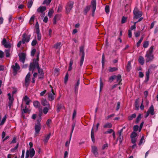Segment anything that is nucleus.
I'll return each instance as SVG.
<instances>
[{
  "label": "nucleus",
  "instance_id": "4468645a",
  "mask_svg": "<svg viewBox=\"0 0 158 158\" xmlns=\"http://www.w3.org/2000/svg\"><path fill=\"white\" fill-rule=\"evenodd\" d=\"M31 76V74L29 72L25 78V85L27 86L30 83V77Z\"/></svg>",
  "mask_w": 158,
  "mask_h": 158
},
{
  "label": "nucleus",
  "instance_id": "774afa93",
  "mask_svg": "<svg viewBox=\"0 0 158 158\" xmlns=\"http://www.w3.org/2000/svg\"><path fill=\"white\" fill-rule=\"evenodd\" d=\"M115 116V114H110L107 116V117L106 118V119H108L110 118L111 117H114Z\"/></svg>",
  "mask_w": 158,
  "mask_h": 158
},
{
  "label": "nucleus",
  "instance_id": "a19ab883",
  "mask_svg": "<svg viewBox=\"0 0 158 158\" xmlns=\"http://www.w3.org/2000/svg\"><path fill=\"white\" fill-rule=\"evenodd\" d=\"M6 115H5L3 118L2 122L1 123H0V126L4 124V123L5 122V121L6 120Z\"/></svg>",
  "mask_w": 158,
  "mask_h": 158
},
{
  "label": "nucleus",
  "instance_id": "4c0bfd02",
  "mask_svg": "<svg viewBox=\"0 0 158 158\" xmlns=\"http://www.w3.org/2000/svg\"><path fill=\"white\" fill-rule=\"evenodd\" d=\"M50 107L47 106V107H45L43 109V113L44 114H46L48 112Z\"/></svg>",
  "mask_w": 158,
  "mask_h": 158
},
{
  "label": "nucleus",
  "instance_id": "72a5a7b5",
  "mask_svg": "<svg viewBox=\"0 0 158 158\" xmlns=\"http://www.w3.org/2000/svg\"><path fill=\"white\" fill-rule=\"evenodd\" d=\"M131 69V62L128 61L127 65V69L128 71H129Z\"/></svg>",
  "mask_w": 158,
  "mask_h": 158
},
{
  "label": "nucleus",
  "instance_id": "58836bf2",
  "mask_svg": "<svg viewBox=\"0 0 158 158\" xmlns=\"http://www.w3.org/2000/svg\"><path fill=\"white\" fill-rule=\"evenodd\" d=\"M61 44L60 42L57 43L54 45V47L56 49H58L60 48Z\"/></svg>",
  "mask_w": 158,
  "mask_h": 158
},
{
  "label": "nucleus",
  "instance_id": "ddd939ff",
  "mask_svg": "<svg viewBox=\"0 0 158 158\" xmlns=\"http://www.w3.org/2000/svg\"><path fill=\"white\" fill-rule=\"evenodd\" d=\"M155 68V67H153V66L152 65H151L148 69V71H147L146 72V79L145 80V82H148L149 78V73H150V71L152 69H154Z\"/></svg>",
  "mask_w": 158,
  "mask_h": 158
},
{
  "label": "nucleus",
  "instance_id": "ea45409f",
  "mask_svg": "<svg viewBox=\"0 0 158 158\" xmlns=\"http://www.w3.org/2000/svg\"><path fill=\"white\" fill-rule=\"evenodd\" d=\"M137 134L134 131H133L131 133V138H135L137 136Z\"/></svg>",
  "mask_w": 158,
  "mask_h": 158
},
{
  "label": "nucleus",
  "instance_id": "5701e85b",
  "mask_svg": "<svg viewBox=\"0 0 158 158\" xmlns=\"http://www.w3.org/2000/svg\"><path fill=\"white\" fill-rule=\"evenodd\" d=\"M41 103L44 106H47L50 107V104L46 99H44L41 100Z\"/></svg>",
  "mask_w": 158,
  "mask_h": 158
},
{
  "label": "nucleus",
  "instance_id": "338daca9",
  "mask_svg": "<svg viewBox=\"0 0 158 158\" xmlns=\"http://www.w3.org/2000/svg\"><path fill=\"white\" fill-rule=\"evenodd\" d=\"M140 31H138L137 32L134 33V34L135 35V36L136 37H139L140 35Z\"/></svg>",
  "mask_w": 158,
  "mask_h": 158
},
{
  "label": "nucleus",
  "instance_id": "423d86ee",
  "mask_svg": "<svg viewBox=\"0 0 158 158\" xmlns=\"http://www.w3.org/2000/svg\"><path fill=\"white\" fill-rule=\"evenodd\" d=\"M35 154V151L33 148L30 149L29 150H27L26 152V158H28L29 156L32 158Z\"/></svg>",
  "mask_w": 158,
  "mask_h": 158
},
{
  "label": "nucleus",
  "instance_id": "c756f323",
  "mask_svg": "<svg viewBox=\"0 0 158 158\" xmlns=\"http://www.w3.org/2000/svg\"><path fill=\"white\" fill-rule=\"evenodd\" d=\"M90 6H88L85 7V8L84 10V15H86L87 13V12L89 11L90 10Z\"/></svg>",
  "mask_w": 158,
  "mask_h": 158
},
{
  "label": "nucleus",
  "instance_id": "5fc2aeb1",
  "mask_svg": "<svg viewBox=\"0 0 158 158\" xmlns=\"http://www.w3.org/2000/svg\"><path fill=\"white\" fill-rule=\"evenodd\" d=\"M113 132H114V131L112 129H109L108 131H105L104 132V134H110V133H111L112 132L113 133Z\"/></svg>",
  "mask_w": 158,
  "mask_h": 158
},
{
  "label": "nucleus",
  "instance_id": "8fccbe9b",
  "mask_svg": "<svg viewBox=\"0 0 158 158\" xmlns=\"http://www.w3.org/2000/svg\"><path fill=\"white\" fill-rule=\"evenodd\" d=\"M110 7L109 5H106L105 7V12L107 13H108L109 12Z\"/></svg>",
  "mask_w": 158,
  "mask_h": 158
},
{
  "label": "nucleus",
  "instance_id": "79ce46f5",
  "mask_svg": "<svg viewBox=\"0 0 158 158\" xmlns=\"http://www.w3.org/2000/svg\"><path fill=\"white\" fill-rule=\"evenodd\" d=\"M10 50L7 49L6 50H5V52L6 53V56L7 57H8L10 56Z\"/></svg>",
  "mask_w": 158,
  "mask_h": 158
},
{
  "label": "nucleus",
  "instance_id": "0e129e2a",
  "mask_svg": "<svg viewBox=\"0 0 158 158\" xmlns=\"http://www.w3.org/2000/svg\"><path fill=\"white\" fill-rule=\"evenodd\" d=\"M144 139V137L143 136H142L140 140V141L139 143V145H140L142 143H143V141Z\"/></svg>",
  "mask_w": 158,
  "mask_h": 158
},
{
  "label": "nucleus",
  "instance_id": "2eb2a0df",
  "mask_svg": "<svg viewBox=\"0 0 158 158\" xmlns=\"http://www.w3.org/2000/svg\"><path fill=\"white\" fill-rule=\"evenodd\" d=\"M20 61L22 62L23 63H24L25 61L26 57V55L25 53L22 52L19 55Z\"/></svg>",
  "mask_w": 158,
  "mask_h": 158
},
{
  "label": "nucleus",
  "instance_id": "09e8293b",
  "mask_svg": "<svg viewBox=\"0 0 158 158\" xmlns=\"http://www.w3.org/2000/svg\"><path fill=\"white\" fill-rule=\"evenodd\" d=\"M116 78V75H113L112 76L110 77L109 78V81H110V82H112L113 80L115 79Z\"/></svg>",
  "mask_w": 158,
  "mask_h": 158
},
{
  "label": "nucleus",
  "instance_id": "69168bd1",
  "mask_svg": "<svg viewBox=\"0 0 158 158\" xmlns=\"http://www.w3.org/2000/svg\"><path fill=\"white\" fill-rule=\"evenodd\" d=\"M37 43V41L36 40H33L31 44L32 46H34Z\"/></svg>",
  "mask_w": 158,
  "mask_h": 158
},
{
  "label": "nucleus",
  "instance_id": "7ed1b4c3",
  "mask_svg": "<svg viewBox=\"0 0 158 158\" xmlns=\"http://www.w3.org/2000/svg\"><path fill=\"white\" fill-rule=\"evenodd\" d=\"M133 19H137L141 17L142 15V12L139 10L137 7H135L133 10Z\"/></svg>",
  "mask_w": 158,
  "mask_h": 158
},
{
  "label": "nucleus",
  "instance_id": "37998d69",
  "mask_svg": "<svg viewBox=\"0 0 158 158\" xmlns=\"http://www.w3.org/2000/svg\"><path fill=\"white\" fill-rule=\"evenodd\" d=\"M149 45V42L148 41L144 42L143 44V46L144 48H147Z\"/></svg>",
  "mask_w": 158,
  "mask_h": 158
},
{
  "label": "nucleus",
  "instance_id": "f257e3e1",
  "mask_svg": "<svg viewBox=\"0 0 158 158\" xmlns=\"http://www.w3.org/2000/svg\"><path fill=\"white\" fill-rule=\"evenodd\" d=\"M153 49V46H152L147 51L145 56L146 62L152 61L154 58V55L152 54Z\"/></svg>",
  "mask_w": 158,
  "mask_h": 158
},
{
  "label": "nucleus",
  "instance_id": "603ef678",
  "mask_svg": "<svg viewBox=\"0 0 158 158\" xmlns=\"http://www.w3.org/2000/svg\"><path fill=\"white\" fill-rule=\"evenodd\" d=\"M127 19L126 17L123 16L121 20V23L122 24L125 23L126 22Z\"/></svg>",
  "mask_w": 158,
  "mask_h": 158
},
{
  "label": "nucleus",
  "instance_id": "f8f14e48",
  "mask_svg": "<svg viewBox=\"0 0 158 158\" xmlns=\"http://www.w3.org/2000/svg\"><path fill=\"white\" fill-rule=\"evenodd\" d=\"M2 45H3L5 48H11V45L10 43L6 41L5 38H3L2 42Z\"/></svg>",
  "mask_w": 158,
  "mask_h": 158
},
{
  "label": "nucleus",
  "instance_id": "473e14b6",
  "mask_svg": "<svg viewBox=\"0 0 158 158\" xmlns=\"http://www.w3.org/2000/svg\"><path fill=\"white\" fill-rule=\"evenodd\" d=\"M118 70V69L116 67H109V71L110 72H112L116 71Z\"/></svg>",
  "mask_w": 158,
  "mask_h": 158
},
{
  "label": "nucleus",
  "instance_id": "e2e57ef3",
  "mask_svg": "<svg viewBox=\"0 0 158 158\" xmlns=\"http://www.w3.org/2000/svg\"><path fill=\"white\" fill-rule=\"evenodd\" d=\"M44 77V73L38 75V78L40 79H42Z\"/></svg>",
  "mask_w": 158,
  "mask_h": 158
},
{
  "label": "nucleus",
  "instance_id": "39448f33",
  "mask_svg": "<svg viewBox=\"0 0 158 158\" xmlns=\"http://www.w3.org/2000/svg\"><path fill=\"white\" fill-rule=\"evenodd\" d=\"M74 2L72 1H70L66 5L65 9L66 12L67 14L69 13V12L73 7Z\"/></svg>",
  "mask_w": 158,
  "mask_h": 158
},
{
  "label": "nucleus",
  "instance_id": "49530a36",
  "mask_svg": "<svg viewBox=\"0 0 158 158\" xmlns=\"http://www.w3.org/2000/svg\"><path fill=\"white\" fill-rule=\"evenodd\" d=\"M52 0H44L43 3V4H46L48 5L51 1Z\"/></svg>",
  "mask_w": 158,
  "mask_h": 158
},
{
  "label": "nucleus",
  "instance_id": "1a4fd4ad",
  "mask_svg": "<svg viewBox=\"0 0 158 158\" xmlns=\"http://www.w3.org/2000/svg\"><path fill=\"white\" fill-rule=\"evenodd\" d=\"M11 68L13 69L14 75H15L17 73V71L20 69V67L19 64L17 63H16L15 65L11 66Z\"/></svg>",
  "mask_w": 158,
  "mask_h": 158
},
{
  "label": "nucleus",
  "instance_id": "f3484780",
  "mask_svg": "<svg viewBox=\"0 0 158 158\" xmlns=\"http://www.w3.org/2000/svg\"><path fill=\"white\" fill-rule=\"evenodd\" d=\"M56 107V111L57 112V113H59L60 111V110L62 108L65 109V107L64 105H63V104L61 103H58Z\"/></svg>",
  "mask_w": 158,
  "mask_h": 158
},
{
  "label": "nucleus",
  "instance_id": "6e6552de",
  "mask_svg": "<svg viewBox=\"0 0 158 158\" xmlns=\"http://www.w3.org/2000/svg\"><path fill=\"white\" fill-rule=\"evenodd\" d=\"M22 42L23 44H24L26 42H28L30 39L31 35H29L27 36L26 33H24L22 35Z\"/></svg>",
  "mask_w": 158,
  "mask_h": 158
},
{
  "label": "nucleus",
  "instance_id": "bb28decb",
  "mask_svg": "<svg viewBox=\"0 0 158 158\" xmlns=\"http://www.w3.org/2000/svg\"><path fill=\"white\" fill-rule=\"evenodd\" d=\"M33 105L36 108H39L40 106V102L37 101H35L33 102Z\"/></svg>",
  "mask_w": 158,
  "mask_h": 158
},
{
  "label": "nucleus",
  "instance_id": "7c9ffc66",
  "mask_svg": "<svg viewBox=\"0 0 158 158\" xmlns=\"http://www.w3.org/2000/svg\"><path fill=\"white\" fill-rule=\"evenodd\" d=\"M94 128H93L91 131V136L92 141L93 143H94L95 142V139L94 138Z\"/></svg>",
  "mask_w": 158,
  "mask_h": 158
},
{
  "label": "nucleus",
  "instance_id": "9d476101",
  "mask_svg": "<svg viewBox=\"0 0 158 158\" xmlns=\"http://www.w3.org/2000/svg\"><path fill=\"white\" fill-rule=\"evenodd\" d=\"M91 6L92 9V16H94V12L96 7V0H92L91 2Z\"/></svg>",
  "mask_w": 158,
  "mask_h": 158
},
{
  "label": "nucleus",
  "instance_id": "6e6d98bb",
  "mask_svg": "<svg viewBox=\"0 0 158 158\" xmlns=\"http://www.w3.org/2000/svg\"><path fill=\"white\" fill-rule=\"evenodd\" d=\"M36 52V49L35 48L31 50V56H34Z\"/></svg>",
  "mask_w": 158,
  "mask_h": 158
},
{
  "label": "nucleus",
  "instance_id": "a211bd4d",
  "mask_svg": "<svg viewBox=\"0 0 158 158\" xmlns=\"http://www.w3.org/2000/svg\"><path fill=\"white\" fill-rule=\"evenodd\" d=\"M80 78L78 79L76 83L74 85V91L76 94H77L78 89V86L80 84Z\"/></svg>",
  "mask_w": 158,
  "mask_h": 158
},
{
  "label": "nucleus",
  "instance_id": "0eeeda50",
  "mask_svg": "<svg viewBox=\"0 0 158 158\" xmlns=\"http://www.w3.org/2000/svg\"><path fill=\"white\" fill-rule=\"evenodd\" d=\"M41 124L40 123H37L35 126L34 128L35 131V135L37 136V135L39 134L41 128Z\"/></svg>",
  "mask_w": 158,
  "mask_h": 158
},
{
  "label": "nucleus",
  "instance_id": "b1692460",
  "mask_svg": "<svg viewBox=\"0 0 158 158\" xmlns=\"http://www.w3.org/2000/svg\"><path fill=\"white\" fill-rule=\"evenodd\" d=\"M92 152L96 157H97L98 155L97 152V148L95 146H94L92 148Z\"/></svg>",
  "mask_w": 158,
  "mask_h": 158
},
{
  "label": "nucleus",
  "instance_id": "412c9836",
  "mask_svg": "<svg viewBox=\"0 0 158 158\" xmlns=\"http://www.w3.org/2000/svg\"><path fill=\"white\" fill-rule=\"evenodd\" d=\"M117 82H118V85H121L122 83H121L122 81L121 78V76L120 74H118L117 76H116V78Z\"/></svg>",
  "mask_w": 158,
  "mask_h": 158
},
{
  "label": "nucleus",
  "instance_id": "9b49d317",
  "mask_svg": "<svg viewBox=\"0 0 158 158\" xmlns=\"http://www.w3.org/2000/svg\"><path fill=\"white\" fill-rule=\"evenodd\" d=\"M35 27L37 35V39L38 40H40L41 39V35L40 33V31L38 22H37L36 23Z\"/></svg>",
  "mask_w": 158,
  "mask_h": 158
},
{
  "label": "nucleus",
  "instance_id": "13d9d810",
  "mask_svg": "<svg viewBox=\"0 0 158 158\" xmlns=\"http://www.w3.org/2000/svg\"><path fill=\"white\" fill-rule=\"evenodd\" d=\"M28 109L27 106H26L25 109L22 110V112L23 113H27L28 111Z\"/></svg>",
  "mask_w": 158,
  "mask_h": 158
},
{
  "label": "nucleus",
  "instance_id": "c9c22d12",
  "mask_svg": "<svg viewBox=\"0 0 158 158\" xmlns=\"http://www.w3.org/2000/svg\"><path fill=\"white\" fill-rule=\"evenodd\" d=\"M33 3V1L32 0H30L28 2L27 5V7L29 8H31Z\"/></svg>",
  "mask_w": 158,
  "mask_h": 158
},
{
  "label": "nucleus",
  "instance_id": "20e7f679",
  "mask_svg": "<svg viewBox=\"0 0 158 158\" xmlns=\"http://www.w3.org/2000/svg\"><path fill=\"white\" fill-rule=\"evenodd\" d=\"M84 49V47L83 46H81L80 48V54L82 55L80 61V66H82L84 60L85 53Z\"/></svg>",
  "mask_w": 158,
  "mask_h": 158
},
{
  "label": "nucleus",
  "instance_id": "de8ad7c7",
  "mask_svg": "<svg viewBox=\"0 0 158 158\" xmlns=\"http://www.w3.org/2000/svg\"><path fill=\"white\" fill-rule=\"evenodd\" d=\"M59 16L58 15H56L53 18V24H56V20L57 19V17H58Z\"/></svg>",
  "mask_w": 158,
  "mask_h": 158
},
{
  "label": "nucleus",
  "instance_id": "6ab92c4d",
  "mask_svg": "<svg viewBox=\"0 0 158 158\" xmlns=\"http://www.w3.org/2000/svg\"><path fill=\"white\" fill-rule=\"evenodd\" d=\"M55 94L48 93V100L50 101H52L55 97Z\"/></svg>",
  "mask_w": 158,
  "mask_h": 158
},
{
  "label": "nucleus",
  "instance_id": "f03ea898",
  "mask_svg": "<svg viewBox=\"0 0 158 158\" xmlns=\"http://www.w3.org/2000/svg\"><path fill=\"white\" fill-rule=\"evenodd\" d=\"M39 67V64L38 62L36 61L35 60H33V61L30 63L29 70V71H32L33 73L35 71L36 68L37 69Z\"/></svg>",
  "mask_w": 158,
  "mask_h": 158
},
{
  "label": "nucleus",
  "instance_id": "393cba45",
  "mask_svg": "<svg viewBox=\"0 0 158 158\" xmlns=\"http://www.w3.org/2000/svg\"><path fill=\"white\" fill-rule=\"evenodd\" d=\"M51 135V133H49L47 136H45V138L43 139L44 143L46 144L48 142V139L50 138Z\"/></svg>",
  "mask_w": 158,
  "mask_h": 158
},
{
  "label": "nucleus",
  "instance_id": "4be33fe9",
  "mask_svg": "<svg viewBox=\"0 0 158 158\" xmlns=\"http://www.w3.org/2000/svg\"><path fill=\"white\" fill-rule=\"evenodd\" d=\"M154 110L153 106L152 105H151L147 111L151 115H153L154 114Z\"/></svg>",
  "mask_w": 158,
  "mask_h": 158
},
{
  "label": "nucleus",
  "instance_id": "cd10ccee",
  "mask_svg": "<svg viewBox=\"0 0 158 158\" xmlns=\"http://www.w3.org/2000/svg\"><path fill=\"white\" fill-rule=\"evenodd\" d=\"M139 98H138L136 99L135 102V106L136 110H138L139 107Z\"/></svg>",
  "mask_w": 158,
  "mask_h": 158
},
{
  "label": "nucleus",
  "instance_id": "c03bdc74",
  "mask_svg": "<svg viewBox=\"0 0 158 158\" xmlns=\"http://www.w3.org/2000/svg\"><path fill=\"white\" fill-rule=\"evenodd\" d=\"M54 12V11L53 10L51 9L49 11L48 13V16L49 17H51L52 15L53 14V13Z\"/></svg>",
  "mask_w": 158,
  "mask_h": 158
},
{
  "label": "nucleus",
  "instance_id": "c85d7f7f",
  "mask_svg": "<svg viewBox=\"0 0 158 158\" xmlns=\"http://www.w3.org/2000/svg\"><path fill=\"white\" fill-rule=\"evenodd\" d=\"M139 62L141 65H143L144 63V59L142 56H140L139 59Z\"/></svg>",
  "mask_w": 158,
  "mask_h": 158
},
{
  "label": "nucleus",
  "instance_id": "680f3d73",
  "mask_svg": "<svg viewBox=\"0 0 158 158\" xmlns=\"http://www.w3.org/2000/svg\"><path fill=\"white\" fill-rule=\"evenodd\" d=\"M118 138V140H119L120 143L121 144L122 142V140H123V136L122 135H119V137Z\"/></svg>",
  "mask_w": 158,
  "mask_h": 158
},
{
  "label": "nucleus",
  "instance_id": "f704fd0d",
  "mask_svg": "<svg viewBox=\"0 0 158 158\" xmlns=\"http://www.w3.org/2000/svg\"><path fill=\"white\" fill-rule=\"evenodd\" d=\"M141 114H139L136 119L135 123H138L141 120Z\"/></svg>",
  "mask_w": 158,
  "mask_h": 158
},
{
  "label": "nucleus",
  "instance_id": "e433bc0d",
  "mask_svg": "<svg viewBox=\"0 0 158 158\" xmlns=\"http://www.w3.org/2000/svg\"><path fill=\"white\" fill-rule=\"evenodd\" d=\"M105 57L104 55V54H103L102 56V66L103 68H104V64H105Z\"/></svg>",
  "mask_w": 158,
  "mask_h": 158
},
{
  "label": "nucleus",
  "instance_id": "052dcab7",
  "mask_svg": "<svg viewBox=\"0 0 158 158\" xmlns=\"http://www.w3.org/2000/svg\"><path fill=\"white\" fill-rule=\"evenodd\" d=\"M51 122H52V120L51 119H49L47 120V121L46 122V124L48 127H50V123H51Z\"/></svg>",
  "mask_w": 158,
  "mask_h": 158
},
{
  "label": "nucleus",
  "instance_id": "2f4dec72",
  "mask_svg": "<svg viewBox=\"0 0 158 158\" xmlns=\"http://www.w3.org/2000/svg\"><path fill=\"white\" fill-rule=\"evenodd\" d=\"M112 127V124L111 123H106L103 126V127L104 128H110Z\"/></svg>",
  "mask_w": 158,
  "mask_h": 158
},
{
  "label": "nucleus",
  "instance_id": "3c124183",
  "mask_svg": "<svg viewBox=\"0 0 158 158\" xmlns=\"http://www.w3.org/2000/svg\"><path fill=\"white\" fill-rule=\"evenodd\" d=\"M63 8V7L61 5H59L58 6L57 12H61Z\"/></svg>",
  "mask_w": 158,
  "mask_h": 158
},
{
  "label": "nucleus",
  "instance_id": "4d7b16f0",
  "mask_svg": "<svg viewBox=\"0 0 158 158\" xmlns=\"http://www.w3.org/2000/svg\"><path fill=\"white\" fill-rule=\"evenodd\" d=\"M139 127L138 125H135L133 127V130L135 131H137L139 129Z\"/></svg>",
  "mask_w": 158,
  "mask_h": 158
},
{
  "label": "nucleus",
  "instance_id": "864d4df0",
  "mask_svg": "<svg viewBox=\"0 0 158 158\" xmlns=\"http://www.w3.org/2000/svg\"><path fill=\"white\" fill-rule=\"evenodd\" d=\"M69 75L68 73H67L64 79V81L65 83H66L68 81V79Z\"/></svg>",
  "mask_w": 158,
  "mask_h": 158
},
{
  "label": "nucleus",
  "instance_id": "dca6fc26",
  "mask_svg": "<svg viewBox=\"0 0 158 158\" xmlns=\"http://www.w3.org/2000/svg\"><path fill=\"white\" fill-rule=\"evenodd\" d=\"M75 126V123H73L72 125V130L71 131L70 139H69V142H68V141H67L66 142V143H65V146H66V147H67L69 145V143H70V141L71 138L72 134L73 131L74 130V128Z\"/></svg>",
  "mask_w": 158,
  "mask_h": 158
},
{
  "label": "nucleus",
  "instance_id": "bf43d9fd",
  "mask_svg": "<svg viewBox=\"0 0 158 158\" xmlns=\"http://www.w3.org/2000/svg\"><path fill=\"white\" fill-rule=\"evenodd\" d=\"M18 147H19V143H18L16 145V146L14 148H12L11 149V151L12 152H14L15 150H16L18 148Z\"/></svg>",
  "mask_w": 158,
  "mask_h": 158
},
{
  "label": "nucleus",
  "instance_id": "a18cd8bd",
  "mask_svg": "<svg viewBox=\"0 0 158 158\" xmlns=\"http://www.w3.org/2000/svg\"><path fill=\"white\" fill-rule=\"evenodd\" d=\"M38 73L39 74H41L42 73H44L43 70L41 69L40 67H39L37 69Z\"/></svg>",
  "mask_w": 158,
  "mask_h": 158
},
{
  "label": "nucleus",
  "instance_id": "a878e982",
  "mask_svg": "<svg viewBox=\"0 0 158 158\" xmlns=\"http://www.w3.org/2000/svg\"><path fill=\"white\" fill-rule=\"evenodd\" d=\"M136 114L135 113H134L128 116L127 119L129 121H131L133 120V119L135 118L136 117Z\"/></svg>",
  "mask_w": 158,
  "mask_h": 158
},
{
  "label": "nucleus",
  "instance_id": "aec40b11",
  "mask_svg": "<svg viewBox=\"0 0 158 158\" xmlns=\"http://www.w3.org/2000/svg\"><path fill=\"white\" fill-rule=\"evenodd\" d=\"M46 10V7L44 6H40L37 9V11L39 13H43Z\"/></svg>",
  "mask_w": 158,
  "mask_h": 158
}]
</instances>
